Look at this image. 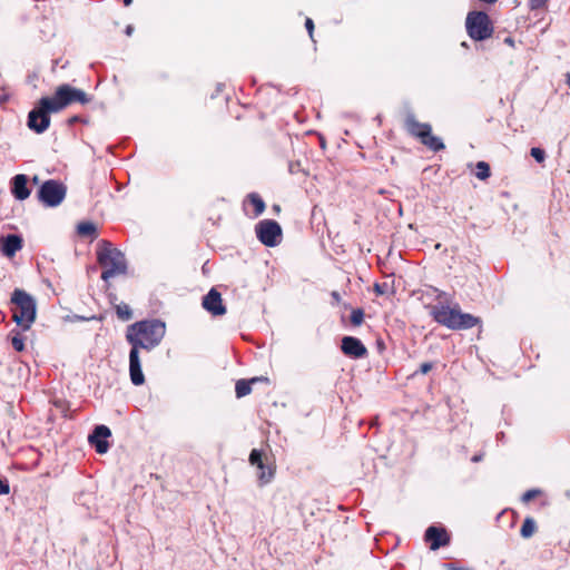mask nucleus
<instances>
[{
	"mask_svg": "<svg viewBox=\"0 0 570 570\" xmlns=\"http://www.w3.org/2000/svg\"><path fill=\"white\" fill-rule=\"evenodd\" d=\"M165 335V325L163 323L139 322L128 327L127 340L132 347L151 348L156 346Z\"/></svg>",
	"mask_w": 570,
	"mask_h": 570,
	"instance_id": "obj_1",
	"label": "nucleus"
},
{
	"mask_svg": "<svg viewBox=\"0 0 570 570\" xmlns=\"http://www.w3.org/2000/svg\"><path fill=\"white\" fill-rule=\"evenodd\" d=\"M85 91L68 85L59 86L52 97L41 99V106L52 112H58L72 102H87Z\"/></svg>",
	"mask_w": 570,
	"mask_h": 570,
	"instance_id": "obj_2",
	"label": "nucleus"
},
{
	"mask_svg": "<svg viewBox=\"0 0 570 570\" xmlns=\"http://www.w3.org/2000/svg\"><path fill=\"white\" fill-rule=\"evenodd\" d=\"M432 314L436 322L453 330L470 328L479 324L478 317L462 313L456 307H434Z\"/></svg>",
	"mask_w": 570,
	"mask_h": 570,
	"instance_id": "obj_3",
	"label": "nucleus"
},
{
	"mask_svg": "<svg viewBox=\"0 0 570 570\" xmlns=\"http://www.w3.org/2000/svg\"><path fill=\"white\" fill-rule=\"evenodd\" d=\"M12 302L16 304L13 321L23 330H29L37 316L35 298L28 293L17 289L12 295Z\"/></svg>",
	"mask_w": 570,
	"mask_h": 570,
	"instance_id": "obj_4",
	"label": "nucleus"
},
{
	"mask_svg": "<svg viewBox=\"0 0 570 570\" xmlns=\"http://www.w3.org/2000/svg\"><path fill=\"white\" fill-rule=\"evenodd\" d=\"M98 259L104 268L102 278L105 281L121 275L127 269L122 253L116 248L105 247L99 252Z\"/></svg>",
	"mask_w": 570,
	"mask_h": 570,
	"instance_id": "obj_5",
	"label": "nucleus"
},
{
	"mask_svg": "<svg viewBox=\"0 0 570 570\" xmlns=\"http://www.w3.org/2000/svg\"><path fill=\"white\" fill-rule=\"evenodd\" d=\"M466 30L471 38L483 40L492 33L489 18L483 12H471L466 17Z\"/></svg>",
	"mask_w": 570,
	"mask_h": 570,
	"instance_id": "obj_6",
	"label": "nucleus"
},
{
	"mask_svg": "<svg viewBox=\"0 0 570 570\" xmlns=\"http://www.w3.org/2000/svg\"><path fill=\"white\" fill-rule=\"evenodd\" d=\"M249 462L252 465L258 469L257 476L262 484H267L274 476L275 465L272 460L264 456L258 450H253L249 455Z\"/></svg>",
	"mask_w": 570,
	"mask_h": 570,
	"instance_id": "obj_7",
	"label": "nucleus"
},
{
	"mask_svg": "<svg viewBox=\"0 0 570 570\" xmlns=\"http://www.w3.org/2000/svg\"><path fill=\"white\" fill-rule=\"evenodd\" d=\"M259 240L266 246H276L282 237L281 226L273 220H263L256 227Z\"/></svg>",
	"mask_w": 570,
	"mask_h": 570,
	"instance_id": "obj_8",
	"label": "nucleus"
},
{
	"mask_svg": "<svg viewBox=\"0 0 570 570\" xmlns=\"http://www.w3.org/2000/svg\"><path fill=\"white\" fill-rule=\"evenodd\" d=\"M409 130L413 135L417 136L421 141L429 148L433 150H440L444 148V144L441 141V139L432 135L430 125L411 121L409 122Z\"/></svg>",
	"mask_w": 570,
	"mask_h": 570,
	"instance_id": "obj_9",
	"label": "nucleus"
},
{
	"mask_svg": "<svg viewBox=\"0 0 570 570\" xmlns=\"http://www.w3.org/2000/svg\"><path fill=\"white\" fill-rule=\"evenodd\" d=\"M65 188L56 181H47L40 189V199L48 206H56L61 203L65 197Z\"/></svg>",
	"mask_w": 570,
	"mask_h": 570,
	"instance_id": "obj_10",
	"label": "nucleus"
},
{
	"mask_svg": "<svg viewBox=\"0 0 570 570\" xmlns=\"http://www.w3.org/2000/svg\"><path fill=\"white\" fill-rule=\"evenodd\" d=\"M52 111H49L45 109L41 106V101L39 102V108L35 109L29 115V121L28 125L31 129L36 130L37 132L43 131L50 122V119L48 117L49 114Z\"/></svg>",
	"mask_w": 570,
	"mask_h": 570,
	"instance_id": "obj_11",
	"label": "nucleus"
},
{
	"mask_svg": "<svg viewBox=\"0 0 570 570\" xmlns=\"http://www.w3.org/2000/svg\"><path fill=\"white\" fill-rule=\"evenodd\" d=\"M129 370L130 379L135 385H141L145 381V376L141 371V363L139 358V352L136 347H132L129 355Z\"/></svg>",
	"mask_w": 570,
	"mask_h": 570,
	"instance_id": "obj_12",
	"label": "nucleus"
},
{
	"mask_svg": "<svg viewBox=\"0 0 570 570\" xmlns=\"http://www.w3.org/2000/svg\"><path fill=\"white\" fill-rule=\"evenodd\" d=\"M110 430L105 425H99L95 429L94 434L89 438L90 442L96 446L98 453L104 454L108 451V441Z\"/></svg>",
	"mask_w": 570,
	"mask_h": 570,
	"instance_id": "obj_13",
	"label": "nucleus"
},
{
	"mask_svg": "<svg viewBox=\"0 0 570 570\" xmlns=\"http://www.w3.org/2000/svg\"><path fill=\"white\" fill-rule=\"evenodd\" d=\"M22 239L17 235H9L7 237L0 238V248L3 255L7 257H12L14 254L21 249Z\"/></svg>",
	"mask_w": 570,
	"mask_h": 570,
	"instance_id": "obj_14",
	"label": "nucleus"
},
{
	"mask_svg": "<svg viewBox=\"0 0 570 570\" xmlns=\"http://www.w3.org/2000/svg\"><path fill=\"white\" fill-rule=\"evenodd\" d=\"M342 350L345 354L361 357L366 353L365 346L356 338L345 336L342 341Z\"/></svg>",
	"mask_w": 570,
	"mask_h": 570,
	"instance_id": "obj_15",
	"label": "nucleus"
},
{
	"mask_svg": "<svg viewBox=\"0 0 570 570\" xmlns=\"http://www.w3.org/2000/svg\"><path fill=\"white\" fill-rule=\"evenodd\" d=\"M204 307L215 315H222L225 313L220 294L212 289L208 295L204 298Z\"/></svg>",
	"mask_w": 570,
	"mask_h": 570,
	"instance_id": "obj_16",
	"label": "nucleus"
},
{
	"mask_svg": "<svg viewBox=\"0 0 570 570\" xmlns=\"http://www.w3.org/2000/svg\"><path fill=\"white\" fill-rule=\"evenodd\" d=\"M426 540L431 541V549L436 550L441 546H445L449 542V537L444 529L431 527L425 533Z\"/></svg>",
	"mask_w": 570,
	"mask_h": 570,
	"instance_id": "obj_17",
	"label": "nucleus"
},
{
	"mask_svg": "<svg viewBox=\"0 0 570 570\" xmlns=\"http://www.w3.org/2000/svg\"><path fill=\"white\" fill-rule=\"evenodd\" d=\"M13 194L18 199H26L29 196L27 188V178L24 175H18L13 179Z\"/></svg>",
	"mask_w": 570,
	"mask_h": 570,
	"instance_id": "obj_18",
	"label": "nucleus"
},
{
	"mask_svg": "<svg viewBox=\"0 0 570 570\" xmlns=\"http://www.w3.org/2000/svg\"><path fill=\"white\" fill-rule=\"evenodd\" d=\"M535 522L532 519H525L521 528V535L523 538H530L535 532Z\"/></svg>",
	"mask_w": 570,
	"mask_h": 570,
	"instance_id": "obj_19",
	"label": "nucleus"
},
{
	"mask_svg": "<svg viewBox=\"0 0 570 570\" xmlns=\"http://www.w3.org/2000/svg\"><path fill=\"white\" fill-rule=\"evenodd\" d=\"M475 175L479 179H487L490 176V166L484 161H479L475 166Z\"/></svg>",
	"mask_w": 570,
	"mask_h": 570,
	"instance_id": "obj_20",
	"label": "nucleus"
},
{
	"mask_svg": "<svg viewBox=\"0 0 570 570\" xmlns=\"http://www.w3.org/2000/svg\"><path fill=\"white\" fill-rule=\"evenodd\" d=\"M256 380L253 379L250 382L239 381L236 384V394L238 397H243L247 395L250 392V383L255 382Z\"/></svg>",
	"mask_w": 570,
	"mask_h": 570,
	"instance_id": "obj_21",
	"label": "nucleus"
},
{
	"mask_svg": "<svg viewBox=\"0 0 570 570\" xmlns=\"http://www.w3.org/2000/svg\"><path fill=\"white\" fill-rule=\"evenodd\" d=\"M374 292L377 295H385V294L393 295L395 291H394L393 286L384 283V284H375Z\"/></svg>",
	"mask_w": 570,
	"mask_h": 570,
	"instance_id": "obj_22",
	"label": "nucleus"
},
{
	"mask_svg": "<svg viewBox=\"0 0 570 570\" xmlns=\"http://www.w3.org/2000/svg\"><path fill=\"white\" fill-rule=\"evenodd\" d=\"M117 314H118L119 318H121L122 321H127V320L131 318V311H130L129 306L126 304L117 305Z\"/></svg>",
	"mask_w": 570,
	"mask_h": 570,
	"instance_id": "obj_23",
	"label": "nucleus"
},
{
	"mask_svg": "<svg viewBox=\"0 0 570 570\" xmlns=\"http://www.w3.org/2000/svg\"><path fill=\"white\" fill-rule=\"evenodd\" d=\"M249 200L254 205L257 215L264 212L265 204L257 195H250Z\"/></svg>",
	"mask_w": 570,
	"mask_h": 570,
	"instance_id": "obj_24",
	"label": "nucleus"
},
{
	"mask_svg": "<svg viewBox=\"0 0 570 570\" xmlns=\"http://www.w3.org/2000/svg\"><path fill=\"white\" fill-rule=\"evenodd\" d=\"M95 230H96V227L91 223H81L78 225V232L81 235H85V236L91 235L95 233Z\"/></svg>",
	"mask_w": 570,
	"mask_h": 570,
	"instance_id": "obj_25",
	"label": "nucleus"
},
{
	"mask_svg": "<svg viewBox=\"0 0 570 570\" xmlns=\"http://www.w3.org/2000/svg\"><path fill=\"white\" fill-rule=\"evenodd\" d=\"M363 311L361 309H354L351 315V321L354 325H361L363 322Z\"/></svg>",
	"mask_w": 570,
	"mask_h": 570,
	"instance_id": "obj_26",
	"label": "nucleus"
},
{
	"mask_svg": "<svg viewBox=\"0 0 570 570\" xmlns=\"http://www.w3.org/2000/svg\"><path fill=\"white\" fill-rule=\"evenodd\" d=\"M531 156L539 163H542L546 157L544 151L540 148H532Z\"/></svg>",
	"mask_w": 570,
	"mask_h": 570,
	"instance_id": "obj_27",
	"label": "nucleus"
},
{
	"mask_svg": "<svg viewBox=\"0 0 570 570\" xmlns=\"http://www.w3.org/2000/svg\"><path fill=\"white\" fill-rule=\"evenodd\" d=\"M12 345L13 347L18 351V352H21L24 350V343H23V340L19 336H13L12 337Z\"/></svg>",
	"mask_w": 570,
	"mask_h": 570,
	"instance_id": "obj_28",
	"label": "nucleus"
},
{
	"mask_svg": "<svg viewBox=\"0 0 570 570\" xmlns=\"http://www.w3.org/2000/svg\"><path fill=\"white\" fill-rule=\"evenodd\" d=\"M9 491V485L0 480V494H8Z\"/></svg>",
	"mask_w": 570,
	"mask_h": 570,
	"instance_id": "obj_29",
	"label": "nucleus"
},
{
	"mask_svg": "<svg viewBox=\"0 0 570 570\" xmlns=\"http://www.w3.org/2000/svg\"><path fill=\"white\" fill-rule=\"evenodd\" d=\"M420 368L422 374H426L431 371L432 365L430 363H423Z\"/></svg>",
	"mask_w": 570,
	"mask_h": 570,
	"instance_id": "obj_30",
	"label": "nucleus"
},
{
	"mask_svg": "<svg viewBox=\"0 0 570 570\" xmlns=\"http://www.w3.org/2000/svg\"><path fill=\"white\" fill-rule=\"evenodd\" d=\"M538 494L537 491H529L523 495L524 501H529Z\"/></svg>",
	"mask_w": 570,
	"mask_h": 570,
	"instance_id": "obj_31",
	"label": "nucleus"
},
{
	"mask_svg": "<svg viewBox=\"0 0 570 570\" xmlns=\"http://www.w3.org/2000/svg\"><path fill=\"white\" fill-rule=\"evenodd\" d=\"M548 0H531L533 7L538 8L543 6Z\"/></svg>",
	"mask_w": 570,
	"mask_h": 570,
	"instance_id": "obj_32",
	"label": "nucleus"
},
{
	"mask_svg": "<svg viewBox=\"0 0 570 570\" xmlns=\"http://www.w3.org/2000/svg\"><path fill=\"white\" fill-rule=\"evenodd\" d=\"M306 28L308 29L309 35L312 36L313 29H314V23H313V21L311 19L306 20Z\"/></svg>",
	"mask_w": 570,
	"mask_h": 570,
	"instance_id": "obj_33",
	"label": "nucleus"
},
{
	"mask_svg": "<svg viewBox=\"0 0 570 570\" xmlns=\"http://www.w3.org/2000/svg\"><path fill=\"white\" fill-rule=\"evenodd\" d=\"M273 209H274L276 213H279V212H281V207H279L278 205H275V206L273 207Z\"/></svg>",
	"mask_w": 570,
	"mask_h": 570,
	"instance_id": "obj_34",
	"label": "nucleus"
},
{
	"mask_svg": "<svg viewBox=\"0 0 570 570\" xmlns=\"http://www.w3.org/2000/svg\"><path fill=\"white\" fill-rule=\"evenodd\" d=\"M131 32H132V27H130V26H129V27L127 28V35H130Z\"/></svg>",
	"mask_w": 570,
	"mask_h": 570,
	"instance_id": "obj_35",
	"label": "nucleus"
},
{
	"mask_svg": "<svg viewBox=\"0 0 570 570\" xmlns=\"http://www.w3.org/2000/svg\"><path fill=\"white\" fill-rule=\"evenodd\" d=\"M124 2L126 6H129V4H131L132 0H124Z\"/></svg>",
	"mask_w": 570,
	"mask_h": 570,
	"instance_id": "obj_36",
	"label": "nucleus"
},
{
	"mask_svg": "<svg viewBox=\"0 0 570 570\" xmlns=\"http://www.w3.org/2000/svg\"><path fill=\"white\" fill-rule=\"evenodd\" d=\"M567 81H568V85L570 87V73L568 75V80Z\"/></svg>",
	"mask_w": 570,
	"mask_h": 570,
	"instance_id": "obj_37",
	"label": "nucleus"
}]
</instances>
